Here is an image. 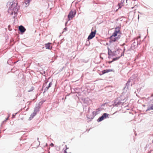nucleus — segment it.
<instances>
[{"instance_id":"1","label":"nucleus","mask_w":153,"mask_h":153,"mask_svg":"<svg viewBox=\"0 0 153 153\" xmlns=\"http://www.w3.org/2000/svg\"><path fill=\"white\" fill-rule=\"evenodd\" d=\"M129 95V94L128 92H123L122 95L121 97L118 98L117 100H116L114 103L115 106L118 107L119 106L123 105L124 107H126L127 105H124L126 103H125L127 98Z\"/></svg>"},{"instance_id":"2","label":"nucleus","mask_w":153,"mask_h":153,"mask_svg":"<svg viewBox=\"0 0 153 153\" xmlns=\"http://www.w3.org/2000/svg\"><path fill=\"white\" fill-rule=\"evenodd\" d=\"M19 7L17 5V4H13L8 10L9 13L12 15H14V18L17 15V12L19 9Z\"/></svg>"},{"instance_id":"3","label":"nucleus","mask_w":153,"mask_h":153,"mask_svg":"<svg viewBox=\"0 0 153 153\" xmlns=\"http://www.w3.org/2000/svg\"><path fill=\"white\" fill-rule=\"evenodd\" d=\"M106 105V103H105L101 105V107L97 109L96 111L93 112V115H97L100 114V112L104 110V108L103 107Z\"/></svg>"},{"instance_id":"4","label":"nucleus","mask_w":153,"mask_h":153,"mask_svg":"<svg viewBox=\"0 0 153 153\" xmlns=\"http://www.w3.org/2000/svg\"><path fill=\"white\" fill-rule=\"evenodd\" d=\"M76 13V11L75 10H71L69 12L68 16V20H70L71 19H72L74 17Z\"/></svg>"},{"instance_id":"5","label":"nucleus","mask_w":153,"mask_h":153,"mask_svg":"<svg viewBox=\"0 0 153 153\" xmlns=\"http://www.w3.org/2000/svg\"><path fill=\"white\" fill-rule=\"evenodd\" d=\"M40 107L39 105H36L34 108V111L33 113V115H36L37 112L39 111Z\"/></svg>"},{"instance_id":"6","label":"nucleus","mask_w":153,"mask_h":153,"mask_svg":"<svg viewBox=\"0 0 153 153\" xmlns=\"http://www.w3.org/2000/svg\"><path fill=\"white\" fill-rule=\"evenodd\" d=\"M96 32V30H95L94 31H91L88 37V39H92L95 36Z\"/></svg>"},{"instance_id":"7","label":"nucleus","mask_w":153,"mask_h":153,"mask_svg":"<svg viewBox=\"0 0 153 153\" xmlns=\"http://www.w3.org/2000/svg\"><path fill=\"white\" fill-rule=\"evenodd\" d=\"M138 44V42L137 40L136 42L135 41V40L134 41V42H133L131 45V48L132 49H134L135 48H136L137 47Z\"/></svg>"},{"instance_id":"8","label":"nucleus","mask_w":153,"mask_h":153,"mask_svg":"<svg viewBox=\"0 0 153 153\" xmlns=\"http://www.w3.org/2000/svg\"><path fill=\"white\" fill-rule=\"evenodd\" d=\"M120 29L119 27H116L115 29V30L111 36H117V33L120 32Z\"/></svg>"},{"instance_id":"9","label":"nucleus","mask_w":153,"mask_h":153,"mask_svg":"<svg viewBox=\"0 0 153 153\" xmlns=\"http://www.w3.org/2000/svg\"><path fill=\"white\" fill-rule=\"evenodd\" d=\"M31 0H25L23 4V5L25 7H28L29 4V3Z\"/></svg>"},{"instance_id":"10","label":"nucleus","mask_w":153,"mask_h":153,"mask_svg":"<svg viewBox=\"0 0 153 153\" xmlns=\"http://www.w3.org/2000/svg\"><path fill=\"white\" fill-rule=\"evenodd\" d=\"M19 29L21 33H24L26 30V29L25 27L22 25L19 26Z\"/></svg>"},{"instance_id":"11","label":"nucleus","mask_w":153,"mask_h":153,"mask_svg":"<svg viewBox=\"0 0 153 153\" xmlns=\"http://www.w3.org/2000/svg\"><path fill=\"white\" fill-rule=\"evenodd\" d=\"M151 110H153V104L149 103V104L148 105V108L146 110V111H149Z\"/></svg>"},{"instance_id":"12","label":"nucleus","mask_w":153,"mask_h":153,"mask_svg":"<svg viewBox=\"0 0 153 153\" xmlns=\"http://www.w3.org/2000/svg\"><path fill=\"white\" fill-rule=\"evenodd\" d=\"M117 39V38H116L115 36H111L110 37V39L109 42L110 43L114 42H115Z\"/></svg>"},{"instance_id":"13","label":"nucleus","mask_w":153,"mask_h":153,"mask_svg":"<svg viewBox=\"0 0 153 153\" xmlns=\"http://www.w3.org/2000/svg\"><path fill=\"white\" fill-rule=\"evenodd\" d=\"M108 115H102L101 117L99 118L97 121L98 122H100L104 118H106V116H108Z\"/></svg>"},{"instance_id":"14","label":"nucleus","mask_w":153,"mask_h":153,"mask_svg":"<svg viewBox=\"0 0 153 153\" xmlns=\"http://www.w3.org/2000/svg\"><path fill=\"white\" fill-rule=\"evenodd\" d=\"M51 43H48L47 44H45V47L46 49H48L51 50V49L52 47L50 46V45Z\"/></svg>"},{"instance_id":"15","label":"nucleus","mask_w":153,"mask_h":153,"mask_svg":"<svg viewBox=\"0 0 153 153\" xmlns=\"http://www.w3.org/2000/svg\"><path fill=\"white\" fill-rule=\"evenodd\" d=\"M108 54L109 56H113L114 55V52H112L110 49L108 48Z\"/></svg>"},{"instance_id":"16","label":"nucleus","mask_w":153,"mask_h":153,"mask_svg":"<svg viewBox=\"0 0 153 153\" xmlns=\"http://www.w3.org/2000/svg\"><path fill=\"white\" fill-rule=\"evenodd\" d=\"M112 71V69H107L106 70H104L102 71L103 74H105L106 73H108V72Z\"/></svg>"},{"instance_id":"17","label":"nucleus","mask_w":153,"mask_h":153,"mask_svg":"<svg viewBox=\"0 0 153 153\" xmlns=\"http://www.w3.org/2000/svg\"><path fill=\"white\" fill-rule=\"evenodd\" d=\"M47 82H46L45 83H44L43 85V88H45V87H46L45 88V91H44L45 92L46 91L48 90V89L49 88H50L48 87V86L46 87Z\"/></svg>"},{"instance_id":"18","label":"nucleus","mask_w":153,"mask_h":153,"mask_svg":"<svg viewBox=\"0 0 153 153\" xmlns=\"http://www.w3.org/2000/svg\"><path fill=\"white\" fill-rule=\"evenodd\" d=\"M64 153H71V152H70L68 148H67L65 150H64Z\"/></svg>"},{"instance_id":"19","label":"nucleus","mask_w":153,"mask_h":153,"mask_svg":"<svg viewBox=\"0 0 153 153\" xmlns=\"http://www.w3.org/2000/svg\"><path fill=\"white\" fill-rule=\"evenodd\" d=\"M88 116L87 117V118L88 119V121H90V120H91L90 119V117H91V119H92V118H93L94 117L93 116V115L92 116V115H88Z\"/></svg>"},{"instance_id":"20","label":"nucleus","mask_w":153,"mask_h":153,"mask_svg":"<svg viewBox=\"0 0 153 153\" xmlns=\"http://www.w3.org/2000/svg\"><path fill=\"white\" fill-rule=\"evenodd\" d=\"M120 56H119V57H116L115 58H114L113 59L112 61H114L118 59L120 57Z\"/></svg>"},{"instance_id":"21","label":"nucleus","mask_w":153,"mask_h":153,"mask_svg":"<svg viewBox=\"0 0 153 153\" xmlns=\"http://www.w3.org/2000/svg\"><path fill=\"white\" fill-rule=\"evenodd\" d=\"M52 84V83L51 82H50L49 83L48 86V87H50L51 86Z\"/></svg>"},{"instance_id":"22","label":"nucleus","mask_w":153,"mask_h":153,"mask_svg":"<svg viewBox=\"0 0 153 153\" xmlns=\"http://www.w3.org/2000/svg\"><path fill=\"white\" fill-rule=\"evenodd\" d=\"M102 115H109V114L105 113H103Z\"/></svg>"},{"instance_id":"23","label":"nucleus","mask_w":153,"mask_h":153,"mask_svg":"<svg viewBox=\"0 0 153 153\" xmlns=\"http://www.w3.org/2000/svg\"><path fill=\"white\" fill-rule=\"evenodd\" d=\"M151 102L153 103V97H152V100H151L150 102V103H151Z\"/></svg>"},{"instance_id":"24","label":"nucleus","mask_w":153,"mask_h":153,"mask_svg":"<svg viewBox=\"0 0 153 153\" xmlns=\"http://www.w3.org/2000/svg\"><path fill=\"white\" fill-rule=\"evenodd\" d=\"M130 82V80H129L126 83V85H128V83H129Z\"/></svg>"},{"instance_id":"25","label":"nucleus","mask_w":153,"mask_h":153,"mask_svg":"<svg viewBox=\"0 0 153 153\" xmlns=\"http://www.w3.org/2000/svg\"><path fill=\"white\" fill-rule=\"evenodd\" d=\"M50 146H53V143H51V144H50Z\"/></svg>"},{"instance_id":"26","label":"nucleus","mask_w":153,"mask_h":153,"mask_svg":"<svg viewBox=\"0 0 153 153\" xmlns=\"http://www.w3.org/2000/svg\"><path fill=\"white\" fill-rule=\"evenodd\" d=\"M113 62V61H109V62H108V63H109V64H111V63Z\"/></svg>"},{"instance_id":"27","label":"nucleus","mask_w":153,"mask_h":153,"mask_svg":"<svg viewBox=\"0 0 153 153\" xmlns=\"http://www.w3.org/2000/svg\"><path fill=\"white\" fill-rule=\"evenodd\" d=\"M68 23V22H66L65 23V25H66Z\"/></svg>"},{"instance_id":"28","label":"nucleus","mask_w":153,"mask_h":153,"mask_svg":"<svg viewBox=\"0 0 153 153\" xmlns=\"http://www.w3.org/2000/svg\"><path fill=\"white\" fill-rule=\"evenodd\" d=\"M151 97H153V94L152 95Z\"/></svg>"},{"instance_id":"29","label":"nucleus","mask_w":153,"mask_h":153,"mask_svg":"<svg viewBox=\"0 0 153 153\" xmlns=\"http://www.w3.org/2000/svg\"><path fill=\"white\" fill-rule=\"evenodd\" d=\"M64 30H67V28H65L64 29Z\"/></svg>"},{"instance_id":"30","label":"nucleus","mask_w":153,"mask_h":153,"mask_svg":"<svg viewBox=\"0 0 153 153\" xmlns=\"http://www.w3.org/2000/svg\"><path fill=\"white\" fill-rule=\"evenodd\" d=\"M119 8H120V4H119Z\"/></svg>"},{"instance_id":"31","label":"nucleus","mask_w":153,"mask_h":153,"mask_svg":"<svg viewBox=\"0 0 153 153\" xmlns=\"http://www.w3.org/2000/svg\"><path fill=\"white\" fill-rule=\"evenodd\" d=\"M8 118H9V117H7V118L6 119V120H7Z\"/></svg>"},{"instance_id":"32","label":"nucleus","mask_w":153,"mask_h":153,"mask_svg":"<svg viewBox=\"0 0 153 153\" xmlns=\"http://www.w3.org/2000/svg\"><path fill=\"white\" fill-rule=\"evenodd\" d=\"M64 31H63L62 32V33H64Z\"/></svg>"},{"instance_id":"33","label":"nucleus","mask_w":153,"mask_h":153,"mask_svg":"<svg viewBox=\"0 0 153 153\" xmlns=\"http://www.w3.org/2000/svg\"><path fill=\"white\" fill-rule=\"evenodd\" d=\"M138 19H139V16H138Z\"/></svg>"},{"instance_id":"34","label":"nucleus","mask_w":153,"mask_h":153,"mask_svg":"<svg viewBox=\"0 0 153 153\" xmlns=\"http://www.w3.org/2000/svg\"><path fill=\"white\" fill-rule=\"evenodd\" d=\"M10 27V25H9L8 26V27Z\"/></svg>"},{"instance_id":"35","label":"nucleus","mask_w":153,"mask_h":153,"mask_svg":"<svg viewBox=\"0 0 153 153\" xmlns=\"http://www.w3.org/2000/svg\"><path fill=\"white\" fill-rule=\"evenodd\" d=\"M15 115H13V116H15Z\"/></svg>"},{"instance_id":"36","label":"nucleus","mask_w":153,"mask_h":153,"mask_svg":"<svg viewBox=\"0 0 153 153\" xmlns=\"http://www.w3.org/2000/svg\"><path fill=\"white\" fill-rule=\"evenodd\" d=\"M125 50V49H124V50Z\"/></svg>"},{"instance_id":"37","label":"nucleus","mask_w":153,"mask_h":153,"mask_svg":"<svg viewBox=\"0 0 153 153\" xmlns=\"http://www.w3.org/2000/svg\"><path fill=\"white\" fill-rule=\"evenodd\" d=\"M127 0H126V1H127Z\"/></svg>"}]
</instances>
